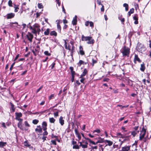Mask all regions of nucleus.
Segmentation results:
<instances>
[{"label": "nucleus", "mask_w": 151, "mask_h": 151, "mask_svg": "<svg viewBox=\"0 0 151 151\" xmlns=\"http://www.w3.org/2000/svg\"><path fill=\"white\" fill-rule=\"evenodd\" d=\"M54 97V94H51L49 97V99L50 100L52 97Z\"/></svg>", "instance_id": "obj_61"}, {"label": "nucleus", "mask_w": 151, "mask_h": 151, "mask_svg": "<svg viewBox=\"0 0 151 151\" xmlns=\"http://www.w3.org/2000/svg\"><path fill=\"white\" fill-rule=\"evenodd\" d=\"M15 63V62H14V63H13L12 64V65H11V67H10V70H11H11H12V68H13V66H14V65Z\"/></svg>", "instance_id": "obj_47"}, {"label": "nucleus", "mask_w": 151, "mask_h": 151, "mask_svg": "<svg viewBox=\"0 0 151 151\" xmlns=\"http://www.w3.org/2000/svg\"><path fill=\"white\" fill-rule=\"evenodd\" d=\"M20 117L19 118H15V119L19 121V122H22L23 119L20 118Z\"/></svg>", "instance_id": "obj_42"}, {"label": "nucleus", "mask_w": 151, "mask_h": 151, "mask_svg": "<svg viewBox=\"0 0 151 151\" xmlns=\"http://www.w3.org/2000/svg\"><path fill=\"white\" fill-rule=\"evenodd\" d=\"M48 134V132H47V131H45L43 133V135H44V136H46V135H47Z\"/></svg>", "instance_id": "obj_57"}, {"label": "nucleus", "mask_w": 151, "mask_h": 151, "mask_svg": "<svg viewBox=\"0 0 151 151\" xmlns=\"http://www.w3.org/2000/svg\"><path fill=\"white\" fill-rule=\"evenodd\" d=\"M130 146H125L123 147L121 151H128L130 150Z\"/></svg>", "instance_id": "obj_10"}, {"label": "nucleus", "mask_w": 151, "mask_h": 151, "mask_svg": "<svg viewBox=\"0 0 151 151\" xmlns=\"http://www.w3.org/2000/svg\"><path fill=\"white\" fill-rule=\"evenodd\" d=\"M15 16V14L14 13H11L8 14L6 15L7 19H10L13 18Z\"/></svg>", "instance_id": "obj_8"}, {"label": "nucleus", "mask_w": 151, "mask_h": 151, "mask_svg": "<svg viewBox=\"0 0 151 151\" xmlns=\"http://www.w3.org/2000/svg\"><path fill=\"white\" fill-rule=\"evenodd\" d=\"M27 37L29 41L31 42H32V40L33 37V35L30 32H28L27 35Z\"/></svg>", "instance_id": "obj_6"}, {"label": "nucleus", "mask_w": 151, "mask_h": 151, "mask_svg": "<svg viewBox=\"0 0 151 151\" xmlns=\"http://www.w3.org/2000/svg\"><path fill=\"white\" fill-rule=\"evenodd\" d=\"M97 4L99 5H102V4H101V0H97Z\"/></svg>", "instance_id": "obj_53"}, {"label": "nucleus", "mask_w": 151, "mask_h": 151, "mask_svg": "<svg viewBox=\"0 0 151 151\" xmlns=\"http://www.w3.org/2000/svg\"><path fill=\"white\" fill-rule=\"evenodd\" d=\"M49 121L51 123H54L55 121V120L52 117L50 118H49Z\"/></svg>", "instance_id": "obj_30"}, {"label": "nucleus", "mask_w": 151, "mask_h": 151, "mask_svg": "<svg viewBox=\"0 0 151 151\" xmlns=\"http://www.w3.org/2000/svg\"><path fill=\"white\" fill-rule=\"evenodd\" d=\"M149 42L150 43L149 44V47L151 49V40H149Z\"/></svg>", "instance_id": "obj_64"}, {"label": "nucleus", "mask_w": 151, "mask_h": 151, "mask_svg": "<svg viewBox=\"0 0 151 151\" xmlns=\"http://www.w3.org/2000/svg\"><path fill=\"white\" fill-rule=\"evenodd\" d=\"M76 143L77 142L76 141H75L73 140L72 141V144L74 145H76Z\"/></svg>", "instance_id": "obj_63"}, {"label": "nucleus", "mask_w": 151, "mask_h": 151, "mask_svg": "<svg viewBox=\"0 0 151 151\" xmlns=\"http://www.w3.org/2000/svg\"><path fill=\"white\" fill-rule=\"evenodd\" d=\"M24 124L25 126L26 127H30V126L29 124L28 123V122L27 121H26L24 122Z\"/></svg>", "instance_id": "obj_45"}, {"label": "nucleus", "mask_w": 151, "mask_h": 151, "mask_svg": "<svg viewBox=\"0 0 151 151\" xmlns=\"http://www.w3.org/2000/svg\"><path fill=\"white\" fill-rule=\"evenodd\" d=\"M133 18L134 20H135V21L134 22V23L136 24H138V18L137 17L136 15H134L133 17Z\"/></svg>", "instance_id": "obj_15"}, {"label": "nucleus", "mask_w": 151, "mask_h": 151, "mask_svg": "<svg viewBox=\"0 0 151 151\" xmlns=\"http://www.w3.org/2000/svg\"><path fill=\"white\" fill-rule=\"evenodd\" d=\"M79 145H75L73 146V149H79Z\"/></svg>", "instance_id": "obj_36"}, {"label": "nucleus", "mask_w": 151, "mask_h": 151, "mask_svg": "<svg viewBox=\"0 0 151 151\" xmlns=\"http://www.w3.org/2000/svg\"><path fill=\"white\" fill-rule=\"evenodd\" d=\"M101 132L100 130L99 129H97L95 130H94L93 131V133H95V132H96L98 133H99Z\"/></svg>", "instance_id": "obj_38"}, {"label": "nucleus", "mask_w": 151, "mask_h": 151, "mask_svg": "<svg viewBox=\"0 0 151 151\" xmlns=\"http://www.w3.org/2000/svg\"><path fill=\"white\" fill-rule=\"evenodd\" d=\"M19 54H17L16 55V57H15V58L14 61V62H15V61L18 58H19Z\"/></svg>", "instance_id": "obj_56"}, {"label": "nucleus", "mask_w": 151, "mask_h": 151, "mask_svg": "<svg viewBox=\"0 0 151 151\" xmlns=\"http://www.w3.org/2000/svg\"><path fill=\"white\" fill-rule=\"evenodd\" d=\"M51 142L53 144L55 145H56V143L55 140H52L51 141Z\"/></svg>", "instance_id": "obj_46"}, {"label": "nucleus", "mask_w": 151, "mask_h": 151, "mask_svg": "<svg viewBox=\"0 0 151 151\" xmlns=\"http://www.w3.org/2000/svg\"><path fill=\"white\" fill-rule=\"evenodd\" d=\"M146 49L144 45L141 43H138L137 47V50L141 53L145 52Z\"/></svg>", "instance_id": "obj_3"}, {"label": "nucleus", "mask_w": 151, "mask_h": 151, "mask_svg": "<svg viewBox=\"0 0 151 151\" xmlns=\"http://www.w3.org/2000/svg\"><path fill=\"white\" fill-rule=\"evenodd\" d=\"M50 32V29L49 28L47 29L45 31L44 34L45 35H48Z\"/></svg>", "instance_id": "obj_27"}, {"label": "nucleus", "mask_w": 151, "mask_h": 151, "mask_svg": "<svg viewBox=\"0 0 151 151\" xmlns=\"http://www.w3.org/2000/svg\"><path fill=\"white\" fill-rule=\"evenodd\" d=\"M55 65V63H52V64H51V69H53Z\"/></svg>", "instance_id": "obj_50"}, {"label": "nucleus", "mask_w": 151, "mask_h": 151, "mask_svg": "<svg viewBox=\"0 0 151 151\" xmlns=\"http://www.w3.org/2000/svg\"><path fill=\"white\" fill-rule=\"evenodd\" d=\"M51 137L52 138H56V139H57L58 138V137L57 136H54L52 134V135Z\"/></svg>", "instance_id": "obj_59"}, {"label": "nucleus", "mask_w": 151, "mask_h": 151, "mask_svg": "<svg viewBox=\"0 0 151 151\" xmlns=\"http://www.w3.org/2000/svg\"><path fill=\"white\" fill-rule=\"evenodd\" d=\"M88 71L86 69H84L82 73V74L80 76L79 78H81L82 77H83L85 76L86 74L87 73Z\"/></svg>", "instance_id": "obj_11"}, {"label": "nucleus", "mask_w": 151, "mask_h": 151, "mask_svg": "<svg viewBox=\"0 0 151 151\" xmlns=\"http://www.w3.org/2000/svg\"><path fill=\"white\" fill-rule=\"evenodd\" d=\"M146 132V130L144 127L142 128V130L140 131V136L139 137V140H142L145 135Z\"/></svg>", "instance_id": "obj_5"}, {"label": "nucleus", "mask_w": 151, "mask_h": 151, "mask_svg": "<svg viewBox=\"0 0 151 151\" xmlns=\"http://www.w3.org/2000/svg\"><path fill=\"white\" fill-rule=\"evenodd\" d=\"M38 6L39 9H42L43 8V6L41 3L38 4Z\"/></svg>", "instance_id": "obj_43"}, {"label": "nucleus", "mask_w": 151, "mask_h": 151, "mask_svg": "<svg viewBox=\"0 0 151 151\" xmlns=\"http://www.w3.org/2000/svg\"><path fill=\"white\" fill-rule=\"evenodd\" d=\"M81 78V79L80 80V82L83 83V84L85 83L84 81L85 80V78H83V77H82L81 78Z\"/></svg>", "instance_id": "obj_33"}, {"label": "nucleus", "mask_w": 151, "mask_h": 151, "mask_svg": "<svg viewBox=\"0 0 151 151\" xmlns=\"http://www.w3.org/2000/svg\"><path fill=\"white\" fill-rule=\"evenodd\" d=\"M102 6V7L101 8V12H104V5L102 4V5H101Z\"/></svg>", "instance_id": "obj_58"}, {"label": "nucleus", "mask_w": 151, "mask_h": 151, "mask_svg": "<svg viewBox=\"0 0 151 151\" xmlns=\"http://www.w3.org/2000/svg\"><path fill=\"white\" fill-rule=\"evenodd\" d=\"M18 6H16V5H15V6L14 7L15 8L14 9V12H18V9H19V8L18 7Z\"/></svg>", "instance_id": "obj_44"}, {"label": "nucleus", "mask_w": 151, "mask_h": 151, "mask_svg": "<svg viewBox=\"0 0 151 151\" xmlns=\"http://www.w3.org/2000/svg\"><path fill=\"white\" fill-rule=\"evenodd\" d=\"M6 144V142H0V147H4L5 146Z\"/></svg>", "instance_id": "obj_19"}, {"label": "nucleus", "mask_w": 151, "mask_h": 151, "mask_svg": "<svg viewBox=\"0 0 151 151\" xmlns=\"http://www.w3.org/2000/svg\"><path fill=\"white\" fill-rule=\"evenodd\" d=\"M105 142L106 143H107V145L110 146L111 145L113 144V142L112 141L109 140H105Z\"/></svg>", "instance_id": "obj_16"}, {"label": "nucleus", "mask_w": 151, "mask_h": 151, "mask_svg": "<svg viewBox=\"0 0 151 151\" xmlns=\"http://www.w3.org/2000/svg\"><path fill=\"white\" fill-rule=\"evenodd\" d=\"M77 16H76L75 17H74L73 19V20L72 21V24H73V25H76V23H77Z\"/></svg>", "instance_id": "obj_14"}, {"label": "nucleus", "mask_w": 151, "mask_h": 151, "mask_svg": "<svg viewBox=\"0 0 151 151\" xmlns=\"http://www.w3.org/2000/svg\"><path fill=\"white\" fill-rule=\"evenodd\" d=\"M145 69V67L144 64H141V67L140 70L142 71H144Z\"/></svg>", "instance_id": "obj_23"}, {"label": "nucleus", "mask_w": 151, "mask_h": 151, "mask_svg": "<svg viewBox=\"0 0 151 151\" xmlns=\"http://www.w3.org/2000/svg\"><path fill=\"white\" fill-rule=\"evenodd\" d=\"M86 64V63H85L83 60H79V63H78V65L79 66H80L81 64Z\"/></svg>", "instance_id": "obj_20"}, {"label": "nucleus", "mask_w": 151, "mask_h": 151, "mask_svg": "<svg viewBox=\"0 0 151 151\" xmlns=\"http://www.w3.org/2000/svg\"><path fill=\"white\" fill-rule=\"evenodd\" d=\"M122 52L123 56H128L129 54V50L128 48L124 46L122 49Z\"/></svg>", "instance_id": "obj_4"}, {"label": "nucleus", "mask_w": 151, "mask_h": 151, "mask_svg": "<svg viewBox=\"0 0 151 151\" xmlns=\"http://www.w3.org/2000/svg\"><path fill=\"white\" fill-rule=\"evenodd\" d=\"M116 135L120 138H123L124 137V136L120 133H117Z\"/></svg>", "instance_id": "obj_34"}, {"label": "nucleus", "mask_w": 151, "mask_h": 151, "mask_svg": "<svg viewBox=\"0 0 151 151\" xmlns=\"http://www.w3.org/2000/svg\"><path fill=\"white\" fill-rule=\"evenodd\" d=\"M43 86H40L37 91L36 93H37L42 88Z\"/></svg>", "instance_id": "obj_51"}, {"label": "nucleus", "mask_w": 151, "mask_h": 151, "mask_svg": "<svg viewBox=\"0 0 151 151\" xmlns=\"http://www.w3.org/2000/svg\"><path fill=\"white\" fill-rule=\"evenodd\" d=\"M35 131L39 133H41L42 132V128H36L35 129Z\"/></svg>", "instance_id": "obj_25"}, {"label": "nucleus", "mask_w": 151, "mask_h": 151, "mask_svg": "<svg viewBox=\"0 0 151 151\" xmlns=\"http://www.w3.org/2000/svg\"><path fill=\"white\" fill-rule=\"evenodd\" d=\"M136 61H137L139 63L141 62V60H140V59L138 57V56L137 54H135L134 56V63H136Z\"/></svg>", "instance_id": "obj_7"}, {"label": "nucleus", "mask_w": 151, "mask_h": 151, "mask_svg": "<svg viewBox=\"0 0 151 151\" xmlns=\"http://www.w3.org/2000/svg\"><path fill=\"white\" fill-rule=\"evenodd\" d=\"M24 146L26 147H28L30 145L28 143L27 141H25L24 142Z\"/></svg>", "instance_id": "obj_35"}, {"label": "nucleus", "mask_w": 151, "mask_h": 151, "mask_svg": "<svg viewBox=\"0 0 151 151\" xmlns=\"http://www.w3.org/2000/svg\"><path fill=\"white\" fill-rule=\"evenodd\" d=\"M70 51L71 52V56L73 57V53L75 51V47L74 46H72V49H71V50H70Z\"/></svg>", "instance_id": "obj_24"}, {"label": "nucleus", "mask_w": 151, "mask_h": 151, "mask_svg": "<svg viewBox=\"0 0 151 151\" xmlns=\"http://www.w3.org/2000/svg\"><path fill=\"white\" fill-rule=\"evenodd\" d=\"M32 123L35 124H37L39 122L38 120L35 119L32 121Z\"/></svg>", "instance_id": "obj_32"}, {"label": "nucleus", "mask_w": 151, "mask_h": 151, "mask_svg": "<svg viewBox=\"0 0 151 151\" xmlns=\"http://www.w3.org/2000/svg\"><path fill=\"white\" fill-rule=\"evenodd\" d=\"M91 148L92 150L94 149H96L97 148V146H91Z\"/></svg>", "instance_id": "obj_49"}, {"label": "nucleus", "mask_w": 151, "mask_h": 151, "mask_svg": "<svg viewBox=\"0 0 151 151\" xmlns=\"http://www.w3.org/2000/svg\"><path fill=\"white\" fill-rule=\"evenodd\" d=\"M8 5L9 6H12V2L11 0H9L8 2Z\"/></svg>", "instance_id": "obj_40"}, {"label": "nucleus", "mask_w": 151, "mask_h": 151, "mask_svg": "<svg viewBox=\"0 0 151 151\" xmlns=\"http://www.w3.org/2000/svg\"><path fill=\"white\" fill-rule=\"evenodd\" d=\"M139 130L134 131L132 132L131 133V134L134 136V137L136 134L138 133L139 132Z\"/></svg>", "instance_id": "obj_22"}, {"label": "nucleus", "mask_w": 151, "mask_h": 151, "mask_svg": "<svg viewBox=\"0 0 151 151\" xmlns=\"http://www.w3.org/2000/svg\"><path fill=\"white\" fill-rule=\"evenodd\" d=\"M89 24H90V27H93V23L92 22H89Z\"/></svg>", "instance_id": "obj_52"}, {"label": "nucleus", "mask_w": 151, "mask_h": 151, "mask_svg": "<svg viewBox=\"0 0 151 151\" xmlns=\"http://www.w3.org/2000/svg\"><path fill=\"white\" fill-rule=\"evenodd\" d=\"M40 27V25L37 24L36 23L33 26H30V29L32 30V33L36 35L37 33H38V34H39L41 31Z\"/></svg>", "instance_id": "obj_1"}, {"label": "nucleus", "mask_w": 151, "mask_h": 151, "mask_svg": "<svg viewBox=\"0 0 151 151\" xmlns=\"http://www.w3.org/2000/svg\"><path fill=\"white\" fill-rule=\"evenodd\" d=\"M63 117L61 116L59 119V123L61 126H63L64 124V120L63 119Z\"/></svg>", "instance_id": "obj_12"}, {"label": "nucleus", "mask_w": 151, "mask_h": 151, "mask_svg": "<svg viewBox=\"0 0 151 151\" xmlns=\"http://www.w3.org/2000/svg\"><path fill=\"white\" fill-rule=\"evenodd\" d=\"M27 70H26L22 72V73L21 75L22 76L24 75L27 73Z\"/></svg>", "instance_id": "obj_60"}, {"label": "nucleus", "mask_w": 151, "mask_h": 151, "mask_svg": "<svg viewBox=\"0 0 151 151\" xmlns=\"http://www.w3.org/2000/svg\"><path fill=\"white\" fill-rule=\"evenodd\" d=\"M42 127H47V124L46 122H43L42 123Z\"/></svg>", "instance_id": "obj_41"}, {"label": "nucleus", "mask_w": 151, "mask_h": 151, "mask_svg": "<svg viewBox=\"0 0 151 151\" xmlns=\"http://www.w3.org/2000/svg\"><path fill=\"white\" fill-rule=\"evenodd\" d=\"M83 144H88V142H87L85 140H84L83 139L82 140V141L81 142Z\"/></svg>", "instance_id": "obj_48"}, {"label": "nucleus", "mask_w": 151, "mask_h": 151, "mask_svg": "<svg viewBox=\"0 0 151 151\" xmlns=\"http://www.w3.org/2000/svg\"><path fill=\"white\" fill-rule=\"evenodd\" d=\"M78 143L80 144V147H81L83 149L86 148L88 147V145L86 144H83L81 142H78Z\"/></svg>", "instance_id": "obj_9"}, {"label": "nucleus", "mask_w": 151, "mask_h": 151, "mask_svg": "<svg viewBox=\"0 0 151 151\" xmlns=\"http://www.w3.org/2000/svg\"><path fill=\"white\" fill-rule=\"evenodd\" d=\"M89 22L88 21L86 22H85V25L86 26H88L89 25Z\"/></svg>", "instance_id": "obj_62"}, {"label": "nucleus", "mask_w": 151, "mask_h": 151, "mask_svg": "<svg viewBox=\"0 0 151 151\" xmlns=\"http://www.w3.org/2000/svg\"><path fill=\"white\" fill-rule=\"evenodd\" d=\"M134 9L133 8L130 9V11L128 13L129 16H130L131 14H132L134 12Z\"/></svg>", "instance_id": "obj_29"}, {"label": "nucleus", "mask_w": 151, "mask_h": 151, "mask_svg": "<svg viewBox=\"0 0 151 151\" xmlns=\"http://www.w3.org/2000/svg\"><path fill=\"white\" fill-rule=\"evenodd\" d=\"M54 115L55 117H56L57 116H58V112H55L54 113Z\"/></svg>", "instance_id": "obj_55"}, {"label": "nucleus", "mask_w": 151, "mask_h": 151, "mask_svg": "<svg viewBox=\"0 0 151 151\" xmlns=\"http://www.w3.org/2000/svg\"><path fill=\"white\" fill-rule=\"evenodd\" d=\"M50 35L51 36H56L57 35V33L55 31H53L51 32Z\"/></svg>", "instance_id": "obj_28"}, {"label": "nucleus", "mask_w": 151, "mask_h": 151, "mask_svg": "<svg viewBox=\"0 0 151 151\" xmlns=\"http://www.w3.org/2000/svg\"><path fill=\"white\" fill-rule=\"evenodd\" d=\"M123 6L125 8V11H127L128 10V5L126 3H124L123 4Z\"/></svg>", "instance_id": "obj_26"}, {"label": "nucleus", "mask_w": 151, "mask_h": 151, "mask_svg": "<svg viewBox=\"0 0 151 151\" xmlns=\"http://www.w3.org/2000/svg\"><path fill=\"white\" fill-rule=\"evenodd\" d=\"M22 122H19L17 126L20 129L23 130L24 129L22 125Z\"/></svg>", "instance_id": "obj_13"}, {"label": "nucleus", "mask_w": 151, "mask_h": 151, "mask_svg": "<svg viewBox=\"0 0 151 151\" xmlns=\"http://www.w3.org/2000/svg\"><path fill=\"white\" fill-rule=\"evenodd\" d=\"M10 104L11 106V109H12V112H14L15 111V108L14 107V106L11 102H10Z\"/></svg>", "instance_id": "obj_21"}, {"label": "nucleus", "mask_w": 151, "mask_h": 151, "mask_svg": "<svg viewBox=\"0 0 151 151\" xmlns=\"http://www.w3.org/2000/svg\"><path fill=\"white\" fill-rule=\"evenodd\" d=\"M13 24H18V23L17 22H11L10 23L9 25L12 27H13L14 26L13 25Z\"/></svg>", "instance_id": "obj_31"}, {"label": "nucleus", "mask_w": 151, "mask_h": 151, "mask_svg": "<svg viewBox=\"0 0 151 151\" xmlns=\"http://www.w3.org/2000/svg\"><path fill=\"white\" fill-rule=\"evenodd\" d=\"M79 52L81 55H83L84 54V52L83 50V48L81 47V46H80L79 47Z\"/></svg>", "instance_id": "obj_18"}, {"label": "nucleus", "mask_w": 151, "mask_h": 151, "mask_svg": "<svg viewBox=\"0 0 151 151\" xmlns=\"http://www.w3.org/2000/svg\"><path fill=\"white\" fill-rule=\"evenodd\" d=\"M81 38L82 41H87V43L88 44H93L94 43V40L92 39L91 37H85L82 35Z\"/></svg>", "instance_id": "obj_2"}, {"label": "nucleus", "mask_w": 151, "mask_h": 151, "mask_svg": "<svg viewBox=\"0 0 151 151\" xmlns=\"http://www.w3.org/2000/svg\"><path fill=\"white\" fill-rule=\"evenodd\" d=\"M57 29H58V31L59 32H60L61 31V27L60 25L58 23L57 24Z\"/></svg>", "instance_id": "obj_39"}, {"label": "nucleus", "mask_w": 151, "mask_h": 151, "mask_svg": "<svg viewBox=\"0 0 151 151\" xmlns=\"http://www.w3.org/2000/svg\"><path fill=\"white\" fill-rule=\"evenodd\" d=\"M15 114L16 115L15 118L21 117L22 116V114L21 112H16Z\"/></svg>", "instance_id": "obj_17"}, {"label": "nucleus", "mask_w": 151, "mask_h": 151, "mask_svg": "<svg viewBox=\"0 0 151 151\" xmlns=\"http://www.w3.org/2000/svg\"><path fill=\"white\" fill-rule=\"evenodd\" d=\"M44 53L45 55L50 56L51 55V54L48 51H45L44 52Z\"/></svg>", "instance_id": "obj_37"}, {"label": "nucleus", "mask_w": 151, "mask_h": 151, "mask_svg": "<svg viewBox=\"0 0 151 151\" xmlns=\"http://www.w3.org/2000/svg\"><path fill=\"white\" fill-rule=\"evenodd\" d=\"M72 76H75V72L74 71L71 72Z\"/></svg>", "instance_id": "obj_54"}]
</instances>
